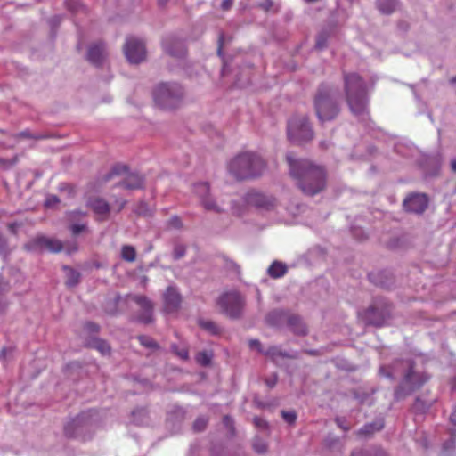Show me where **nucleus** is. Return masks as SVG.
<instances>
[{
    "label": "nucleus",
    "mask_w": 456,
    "mask_h": 456,
    "mask_svg": "<svg viewBox=\"0 0 456 456\" xmlns=\"http://www.w3.org/2000/svg\"><path fill=\"white\" fill-rule=\"evenodd\" d=\"M138 340L140 341V343L146 346V347H156L157 346V344L153 341L152 338H149V337H146V336H140L138 337Z\"/></svg>",
    "instance_id": "nucleus-37"
},
{
    "label": "nucleus",
    "mask_w": 456,
    "mask_h": 456,
    "mask_svg": "<svg viewBox=\"0 0 456 456\" xmlns=\"http://www.w3.org/2000/svg\"><path fill=\"white\" fill-rule=\"evenodd\" d=\"M283 321H286L290 330L299 335L305 334L306 328L302 319L296 314H288L281 310H275L271 312L267 317L266 322L272 326H279Z\"/></svg>",
    "instance_id": "nucleus-10"
},
{
    "label": "nucleus",
    "mask_w": 456,
    "mask_h": 456,
    "mask_svg": "<svg viewBox=\"0 0 456 456\" xmlns=\"http://www.w3.org/2000/svg\"><path fill=\"white\" fill-rule=\"evenodd\" d=\"M132 422L138 426L148 423V412L145 409H136L132 412Z\"/></svg>",
    "instance_id": "nucleus-25"
},
{
    "label": "nucleus",
    "mask_w": 456,
    "mask_h": 456,
    "mask_svg": "<svg viewBox=\"0 0 456 456\" xmlns=\"http://www.w3.org/2000/svg\"><path fill=\"white\" fill-rule=\"evenodd\" d=\"M211 358L212 354L207 351L200 352L196 356L197 362L203 366L208 365L211 362Z\"/></svg>",
    "instance_id": "nucleus-32"
},
{
    "label": "nucleus",
    "mask_w": 456,
    "mask_h": 456,
    "mask_svg": "<svg viewBox=\"0 0 456 456\" xmlns=\"http://www.w3.org/2000/svg\"><path fill=\"white\" fill-rule=\"evenodd\" d=\"M168 0H159L160 5H164Z\"/></svg>",
    "instance_id": "nucleus-59"
},
{
    "label": "nucleus",
    "mask_w": 456,
    "mask_h": 456,
    "mask_svg": "<svg viewBox=\"0 0 456 456\" xmlns=\"http://www.w3.org/2000/svg\"><path fill=\"white\" fill-rule=\"evenodd\" d=\"M129 299L135 302L141 308L142 314L139 316V320L143 323H150L152 322V302L146 297L141 295H131L128 296Z\"/></svg>",
    "instance_id": "nucleus-15"
},
{
    "label": "nucleus",
    "mask_w": 456,
    "mask_h": 456,
    "mask_svg": "<svg viewBox=\"0 0 456 456\" xmlns=\"http://www.w3.org/2000/svg\"><path fill=\"white\" fill-rule=\"evenodd\" d=\"M186 252V248L183 245H176L173 251V257L175 260H178L184 256Z\"/></svg>",
    "instance_id": "nucleus-36"
},
{
    "label": "nucleus",
    "mask_w": 456,
    "mask_h": 456,
    "mask_svg": "<svg viewBox=\"0 0 456 456\" xmlns=\"http://www.w3.org/2000/svg\"><path fill=\"white\" fill-rule=\"evenodd\" d=\"M183 94V87L176 83L159 84L153 91L155 103L166 110L177 107L182 102Z\"/></svg>",
    "instance_id": "nucleus-6"
},
{
    "label": "nucleus",
    "mask_w": 456,
    "mask_h": 456,
    "mask_svg": "<svg viewBox=\"0 0 456 456\" xmlns=\"http://www.w3.org/2000/svg\"><path fill=\"white\" fill-rule=\"evenodd\" d=\"M221 53V45H219V48H218V54Z\"/></svg>",
    "instance_id": "nucleus-62"
},
{
    "label": "nucleus",
    "mask_w": 456,
    "mask_h": 456,
    "mask_svg": "<svg viewBox=\"0 0 456 456\" xmlns=\"http://www.w3.org/2000/svg\"><path fill=\"white\" fill-rule=\"evenodd\" d=\"M224 423L226 427H232V419L229 416H224Z\"/></svg>",
    "instance_id": "nucleus-51"
},
{
    "label": "nucleus",
    "mask_w": 456,
    "mask_h": 456,
    "mask_svg": "<svg viewBox=\"0 0 456 456\" xmlns=\"http://www.w3.org/2000/svg\"><path fill=\"white\" fill-rule=\"evenodd\" d=\"M231 211H232V213L233 215H235V216H241V215L243 214V212H244V211L242 210V208H239V207L237 206V203H236V202H234V201H232V202H231Z\"/></svg>",
    "instance_id": "nucleus-43"
},
{
    "label": "nucleus",
    "mask_w": 456,
    "mask_h": 456,
    "mask_svg": "<svg viewBox=\"0 0 456 456\" xmlns=\"http://www.w3.org/2000/svg\"><path fill=\"white\" fill-rule=\"evenodd\" d=\"M248 345H249V347L252 350H256L257 352L263 354L264 349H263L259 340H257V339H251V340H249Z\"/></svg>",
    "instance_id": "nucleus-41"
},
{
    "label": "nucleus",
    "mask_w": 456,
    "mask_h": 456,
    "mask_svg": "<svg viewBox=\"0 0 456 456\" xmlns=\"http://www.w3.org/2000/svg\"><path fill=\"white\" fill-rule=\"evenodd\" d=\"M281 414L284 420L289 424L294 423L297 419V414L295 413V411H282Z\"/></svg>",
    "instance_id": "nucleus-38"
},
{
    "label": "nucleus",
    "mask_w": 456,
    "mask_h": 456,
    "mask_svg": "<svg viewBox=\"0 0 456 456\" xmlns=\"http://www.w3.org/2000/svg\"><path fill=\"white\" fill-rule=\"evenodd\" d=\"M376 6L383 14H391L399 6V0H377Z\"/></svg>",
    "instance_id": "nucleus-21"
},
{
    "label": "nucleus",
    "mask_w": 456,
    "mask_h": 456,
    "mask_svg": "<svg viewBox=\"0 0 456 456\" xmlns=\"http://www.w3.org/2000/svg\"><path fill=\"white\" fill-rule=\"evenodd\" d=\"M428 203L425 194H413L404 200L403 207L408 212L420 214L427 208Z\"/></svg>",
    "instance_id": "nucleus-16"
},
{
    "label": "nucleus",
    "mask_w": 456,
    "mask_h": 456,
    "mask_svg": "<svg viewBox=\"0 0 456 456\" xmlns=\"http://www.w3.org/2000/svg\"><path fill=\"white\" fill-rule=\"evenodd\" d=\"M254 424L261 428H265L267 427V423L260 417H255L253 419Z\"/></svg>",
    "instance_id": "nucleus-45"
},
{
    "label": "nucleus",
    "mask_w": 456,
    "mask_h": 456,
    "mask_svg": "<svg viewBox=\"0 0 456 456\" xmlns=\"http://www.w3.org/2000/svg\"><path fill=\"white\" fill-rule=\"evenodd\" d=\"M96 428V412L89 411L82 412L69 421L65 428L66 436L81 442H86L93 437Z\"/></svg>",
    "instance_id": "nucleus-5"
},
{
    "label": "nucleus",
    "mask_w": 456,
    "mask_h": 456,
    "mask_svg": "<svg viewBox=\"0 0 456 456\" xmlns=\"http://www.w3.org/2000/svg\"><path fill=\"white\" fill-rule=\"evenodd\" d=\"M263 354L271 357L273 360L276 359L278 356L289 357V354L286 353H282L278 346H270L266 350H264Z\"/></svg>",
    "instance_id": "nucleus-30"
},
{
    "label": "nucleus",
    "mask_w": 456,
    "mask_h": 456,
    "mask_svg": "<svg viewBox=\"0 0 456 456\" xmlns=\"http://www.w3.org/2000/svg\"><path fill=\"white\" fill-rule=\"evenodd\" d=\"M28 250H47L49 252H60L63 246L61 242L56 239L40 236L33 241L26 245Z\"/></svg>",
    "instance_id": "nucleus-14"
},
{
    "label": "nucleus",
    "mask_w": 456,
    "mask_h": 456,
    "mask_svg": "<svg viewBox=\"0 0 456 456\" xmlns=\"http://www.w3.org/2000/svg\"><path fill=\"white\" fill-rule=\"evenodd\" d=\"M287 131L289 139L296 143L308 142L314 137L312 126L304 115L293 116L288 122Z\"/></svg>",
    "instance_id": "nucleus-8"
},
{
    "label": "nucleus",
    "mask_w": 456,
    "mask_h": 456,
    "mask_svg": "<svg viewBox=\"0 0 456 456\" xmlns=\"http://www.w3.org/2000/svg\"><path fill=\"white\" fill-rule=\"evenodd\" d=\"M232 2H233V0H224L221 4L222 9L228 10L232 6Z\"/></svg>",
    "instance_id": "nucleus-50"
},
{
    "label": "nucleus",
    "mask_w": 456,
    "mask_h": 456,
    "mask_svg": "<svg viewBox=\"0 0 456 456\" xmlns=\"http://www.w3.org/2000/svg\"><path fill=\"white\" fill-rule=\"evenodd\" d=\"M286 159L291 176L305 194L315 195L324 189L326 173L322 167L307 159H296L293 153H288Z\"/></svg>",
    "instance_id": "nucleus-1"
},
{
    "label": "nucleus",
    "mask_w": 456,
    "mask_h": 456,
    "mask_svg": "<svg viewBox=\"0 0 456 456\" xmlns=\"http://www.w3.org/2000/svg\"><path fill=\"white\" fill-rule=\"evenodd\" d=\"M77 250V246H73L72 248H69L68 252L69 254H71L72 252H76Z\"/></svg>",
    "instance_id": "nucleus-58"
},
{
    "label": "nucleus",
    "mask_w": 456,
    "mask_h": 456,
    "mask_svg": "<svg viewBox=\"0 0 456 456\" xmlns=\"http://www.w3.org/2000/svg\"><path fill=\"white\" fill-rule=\"evenodd\" d=\"M327 45V36L324 33H321L317 37L316 48L323 49Z\"/></svg>",
    "instance_id": "nucleus-39"
},
{
    "label": "nucleus",
    "mask_w": 456,
    "mask_h": 456,
    "mask_svg": "<svg viewBox=\"0 0 456 456\" xmlns=\"http://www.w3.org/2000/svg\"><path fill=\"white\" fill-rule=\"evenodd\" d=\"M84 215H85V214H84L83 212H81V211H74V212H71V213L69 214V216H70V219H73V218H75L76 216H84Z\"/></svg>",
    "instance_id": "nucleus-54"
},
{
    "label": "nucleus",
    "mask_w": 456,
    "mask_h": 456,
    "mask_svg": "<svg viewBox=\"0 0 456 456\" xmlns=\"http://www.w3.org/2000/svg\"><path fill=\"white\" fill-rule=\"evenodd\" d=\"M384 427V421L383 419H379L373 423L366 424L360 430V434L363 435H370L376 431H379Z\"/></svg>",
    "instance_id": "nucleus-27"
},
{
    "label": "nucleus",
    "mask_w": 456,
    "mask_h": 456,
    "mask_svg": "<svg viewBox=\"0 0 456 456\" xmlns=\"http://www.w3.org/2000/svg\"><path fill=\"white\" fill-rule=\"evenodd\" d=\"M399 369L405 370L402 388L407 392H411L420 387L428 379V377L423 372L414 370L413 364L410 361H399L395 362L391 370H387L382 366L379 372L387 378H394L398 373Z\"/></svg>",
    "instance_id": "nucleus-4"
},
{
    "label": "nucleus",
    "mask_w": 456,
    "mask_h": 456,
    "mask_svg": "<svg viewBox=\"0 0 456 456\" xmlns=\"http://www.w3.org/2000/svg\"><path fill=\"white\" fill-rule=\"evenodd\" d=\"M208 424V419L205 417H199L193 423V429L195 431H202Z\"/></svg>",
    "instance_id": "nucleus-34"
},
{
    "label": "nucleus",
    "mask_w": 456,
    "mask_h": 456,
    "mask_svg": "<svg viewBox=\"0 0 456 456\" xmlns=\"http://www.w3.org/2000/svg\"><path fill=\"white\" fill-rule=\"evenodd\" d=\"M452 169L456 172V159H453L451 162Z\"/></svg>",
    "instance_id": "nucleus-57"
},
{
    "label": "nucleus",
    "mask_w": 456,
    "mask_h": 456,
    "mask_svg": "<svg viewBox=\"0 0 456 456\" xmlns=\"http://www.w3.org/2000/svg\"><path fill=\"white\" fill-rule=\"evenodd\" d=\"M270 277L278 279L287 273V265L281 262L274 261L267 269Z\"/></svg>",
    "instance_id": "nucleus-23"
},
{
    "label": "nucleus",
    "mask_w": 456,
    "mask_h": 456,
    "mask_svg": "<svg viewBox=\"0 0 456 456\" xmlns=\"http://www.w3.org/2000/svg\"><path fill=\"white\" fill-rule=\"evenodd\" d=\"M57 202H59V200L56 196H50L47 198V200L45 201V205L48 207H51V206L56 204Z\"/></svg>",
    "instance_id": "nucleus-48"
},
{
    "label": "nucleus",
    "mask_w": 456,
    "mask_h": 456,
    "mask_svg": "<svg viewBox=\"0 0 456 456\" xmlns=\"http://www.w3.org/2000/svg\"><path fill=\"white\" fill-rule=\"evenodd\" d=\"M121 256L127 262H134L136 258V251L134 247L125 245L121 249Z\"/></svg>",
    "instance_id": "nucleus-28"
},
{
    "label": "nucleus",
    "mask_w": 456,
    "mask_h": 456,
    "mask_svg": "<svg viewBox=\"0 0 456 456\" xmlns=\"http://www.w3.org/2000/svg\"><path fill=\"white\" fill-rule=\"evenodd\" d=\"M128 168L125 165H116L113 167L111 171L106 175L105 181L110 180L112 177L117 175H122L127 174Z\"/></svg>",
    "instance_id": "nucleus-29"
},
{
    "label": "nucleus",
    "mask_w": 456,
    "mask_h": 456,
    "mask_svg": "<svg viewBox=\"0 0 456 456\" xmlns=\"http://www.w3.org/2000/svg\"><path fill=\"white\" fill-rule=\"evenodd\" d=\"M6 248V241L0 235V252H3L5 250Z\"/></svg>",
    "instance_id": "nucleus-52"
},
{
    "label": "nucleus",
    "mask_w": 456,
    "mask_h": 456,
    "mask_svg": "<svg viewBox=\"0 0 456 456\" xmlns=\"http://www.w3.org/2000/svg\"><path fill=\"white\" fill-rule=\"evenodd\" d=\"M243 204L253 206L262 210H272L276 207V200L260 191H250L242 200Z\"/></svg>",
    "instance_id": "nucleus-13"
},
{
    "label": "nucleus",
    "mask_w": 456,
    "mask_h": 456,
    "mask_svg": "<svg viewBox=\"0 0 456 456\" xmlns=\"http://www.w3.org/2000/svg\"><path fill=\"white\" fill-rule=\"evenodd\" d=\"M336 422H337V423H338V425L341 428H343L344 430H347V429H348V428H347V427L344 426V423H342V420H341L340 419H338H338H336Z\"/></svg>",
    "instance_id": "nucleus-55"
},
{
    "label": "nucleus",
    "mask_w": 456,
    "mask_h": 456,
    "mask_svg": "<svg viewBox=\"0 0 456 456\" xmlns=\"http://www.w3.org/2000/svg\"><path fill=\"white\" fill-rule=\"evenodd\" d=\"M63 270H64L65 275L67 277L66 283L68 286L73 287L78 283L80 274L77 271L74 270L73 268L68 267V266H64Z\"/></svg>",
    "instance_id": "nucleus-26"
},
{
    "label": "nucleus",
    "mask_w": 456,
    "mask_h": 456,
    "mask_svg": "<svg viewBox=\"0 0 456 456\" xmlns=\"http://www.w3.org/2000/svg\"><path fill=\"white\" fill-rule=\"evenodd\" d=\"M12 353V348H3L1 353H0V359L1 360H4L6 359L9 355H11Z\"/></svg>",
    "instance_id": "nucleus-46"
},
{
    "label": "nucleus",
    "mask_w": 456,
    "mask_h": 456,
    "mask_svg": "<svg viewBox=\"0 0 456 456\" xmlns=\"http://www.w3.org/2000/svg\"><path fill=\"white\" fill-rule=\"evenodd\" d=\"M399 394H400V390L398 389V390L395 392V396H396V397H399Z\"/></svg>",
    "instance_id": "nucleus-61"
},
{
    "label": "nucleus",
    "mask_w": 456,
    "mask_h": 456,
    "mask_svg": "<svg viewBox=\"0 0 456 456\" xmlns=\"http://www.w3.org/2000/svg\"><path fill=\"white\" fill-rule=\"evenodd\" d=\"M334 96L332 88L327 86H321L317 93L314 105L316 115L322 123L333 119L339 112Z\"/></svg>",
    "instance_id": "nucleus-7"
},
{
    "label": "nucleus",
    "mask_w": 456,
    "mask_h": 456,
    "mask_svg": "<svg viewBox=\"0 0 456 456\" xmlns=\"http://www.w3.org/2000/svg\"><path fill=\"white\" fill-rule=\"evenodd\" d=\"M217 305L221 310L230 317H238L243 306V298L236 291H229L222 294L218 298Z\"/></svg>",
    "instance_id": "nucleus-11"
},
{
    "label": "nucleus",
    "mask_w": 456,
    "mask_h": 456,
    "mask_svg": "<svg viewBox=\"0 0 456 456\" xmlns=\"http://www.w3.org/2000/svg\"><path fill=\"white\" fill-rule=\"evenodd\" d=\"M265 160L256 153L243 151L232 158L227 170L237 180L252 179L260 176L265 169Z\"/></svg>",
    "instance_id": "nucleus-3"
},
{
    "label": "nucleus",
    "mask_w": 456,
    "mask_h": 456,
    "mask_svg": "<svg viewBox=\"0 0 456 456\" xmlns=\"http://www.w3.org/2000/svg\"><path fill=\"white\" fill-rule=\"evenodd\" d=\"M89 206L98 216H106L110 212V205L101 198L91 200L89 201Z\"/></svg>",
    "instance_id": "nucleus-20"
},
{
    "label": "nucleus",
    "mask_w": 456,
    "mask_h": 456,
    "mask_svg": "<svg viewBox=\"0 0 456 456\" xmlns=\"http://www.w3.org/2000/svg\"><path fill=\"white\" fill-rule=\"evenodd\" d=\"M193 190L204 209L214 213H223L225 211L224 200L211 195L208 183H198L194 185Z\"/></svg>",
    "instance_id": "nucleus-9"
},
{
    "label": "nucleus",
    "mask_w": 456,
    "mask_h": 456,
    "mask_svg": "<svg viewBox=\"0 0 456 456\" xmlns=\"http://www.w3.org/2000/svg\"><path fill=\"white\" fill-rule=\"evenodd\" d=\"M106 58V49L102 43L90 45L87 52V60L94 65H100Z\"/></svg>",
    "instance_id": "nucleus-19"
},
{
    "label": "nucleus",
    "mask_w": 456,
    "mask_h": 456,
    "mask_svg": "<svg viewBox=\"0 0 456 456\" xmlns=\"http://www.w3.org/2000/svg\"><path fill=\"white\" fill-rule=\"evenodd\" d=\"M199 324L203 330H207L212 335L217 334L219 331V329L216 326V324L211 321L201 320L199 322Z\"/></svg>",
    "instance_id": "nucleus-31"
},
{
    "label": "nucleus",
    "mask_w": 456,
    "mask_h": 456,
    "mask_svg": "<svg viewBox=\"0 0 456 456\" xmlns=\"http://www.w3.org/2000/svg\"><path fill=\"white\" fill-rule=\"evenodd\" d=\"M265 383L269 387H273L275 384L277 383V376L274 375L272 378L266 379Z\"/></svg>",
    "instance_id": "nucleus-49"
},
{
    "label": "nucleus",
    "mask_w": 456,
    "mask_h": 456,
    "mask_svg": "<svg viewBox=\"0 0 456 456\" xmlns=\"http://www.w3.org/2000/svg\"><path fill=\"white\" fill-rule=\"evenodd\" d=\"M170 224L175 228H180L182 226V222L178 216H174L170 219Z\"/></svg>",
    "instance_id": "nucleus-47"
},
{
    "label": "nucleus",
    "mask_w": 456,
    "mask_h": 456,
    "mask_svg": "<svg viewBox=\"0 0 456 456\" xmlns=\"http://www.w3.org/2000/svg\"><path fill=\"white\" fill-rule=\"evenodd\" d=\"M124 53L130 63H140L146 57L144 43L141 39L134 37L126 39L124 45Z\"/></svg>",
    "instance_id": "nucleus-12"
},
{
    "label": "nucleus",
    "mask_w": 456,
    "mask_h": 456,
    "mask_svg": "<svg viewBox=\"0 0 456 456\" xmlns=\"http://www.w3.org/2000/svg\"><path fill=\"white\" fill-rule=\"evenodd\" d=\"M118 183H121L126 189H138L142 187L143 180L138 174H129L122 183L118 182Z\"/></svg>",
    "instance_id": "nucleus-22"
},
{
    "label": "nucleus",
    "mask_w": 456,
    "mask_h": 456,
    "mask_svg": "<svg viewBox=\"0 0 456 456\" xmlns=\"http://www.w3.org/2000/svg\"><path fill=\"white\" fill-rule=\"evenodd\" d=\"M451 82H452V83H453V84H456V77H452V78L451 79Z\"/></svg>",
    "instance_id": "nucleus-60"
},
{
    "label": "nucleus",
    "mask_w": 456,
    "mask_h": 456,
    "mask_svg": "<svg viewBox=\"0 0 456 456\" xmlns=\"http://www.w3.org/2000/svg\"><path fill=\"white\" fill-rule=\"evenodd\" d=\"M181 295L173 286L167 289L164 293V310L167 313H173L178 310L181 305Z\"/></svg>",
    "instance_id": "nucleus-18"
},
{
    "label": "nucleus",
    "mask_w": 456,
    "mask_h": 456,
    "mask_svg": "<svg viewBox=\"0 0 456 456\" xmlns=\"http://www.w3.org/2000/svg\"><path fill=\"white\" fill-rule=\"evenodd\" d=\"M86 229V224H74L70 226V231L73 233V235H77Z\"/></svg>",
    "instance_id": "nucleus-40"
},
{
    "label": "nucleus",
    "mask_w": 456,
    "mask_h": 456,
    "mask_svg": "<svg viewBox=\"0 0 456 456\" xmlns=\"http://www.w3.org/2000/svg\"><path fill=\"white\" fill-rule=\"evenodd\" d=\"M359 318L365 324L374 326H382L386 321V316L384 313L373 306L368 308L362 313H360Z\"/></svg>",
    "instance_id": "nucleus-17"
},
{
    "label": "nucleus",
    "mask_w": 456,
    "mask_h": 456,
    "mask_svg": "<svg viewBox=\"0 0 456 456\" xmlns=\"http://www.w3.org/2000/svg\"><path fill=\"white\" fill-rule=\"evenodd\" d=\"M344 88L352 113L364 118L368 115V91L363 79L356 73L344 75Z\"/></svg>",
    "instance_id": "nucleus-2"
},
{
    "label": "nucleus",
    "mask_w": 456,
    "mask_h": 456,
    "mask_svg": "<svg viewBox=\"0 0 456 456\" xmlns=\"http://www.w3.org/2000/svg\"><path fill=\"white\" fill-rule=\"evenodd\" d=\"M86 328L91 330V331H97L98 330V326L94 323H92V322H88L86 324Z\"/></svg>",
    "instance_id": "nucleus-53"
},
{
    "label": "nucleus",
    "mask_w": 456,
    "mask_h": 456,
    "mask_svg": "<svg viewBox=\"0 0 456 456\" xmlns=\"http://www.w3.org/2000/svg\"><path fill=\"white\" fill-rule=\"evenodd\" d=\"M173 350L175 352V354L181 358V359H187L188 358V352L186 349L183 348L181 350H177L176 346H173Z\"/></svg>",
    "instance_id": "nucleus-44"
},
{
    "label": "nucleus",
    "mask_w": 456,
    "mask_h": 456,
    "mask_svg": "<svg viewBox=\"0 0 456 456\" xmlns=\"http://www.w3.org/2000/svg\"><path fill=\"white\" fill-rule=\"evenodd\" d=\"M165 51L175 57H183L185 53L184 45L182 41H175L174 46L169 45L167 42L164 43Z\"/></svg>",
    "instance_id": "nucleus-24"
},
{
    "label": "nucleus",
    "mask_w": 456,
    "mask_h": 456,
    "mask_svg": "<svg viewBox=\"0 0 456 456\" xmlns=\"http://www.w3.org/2000/svg\"><path fill=\"white\" fill-rule=\"evenodd\" d=\"M450 419L456 425V410L451 414Z\"/></svg>",
    "instance_id": "nucleus-56"
},
{
    "label": "nucleus",
    "mask_w": 456,
    "mask_h": 456,
    "mask_svg": "<svg viewBox=\"0 0 456 456\" xmlns=\"http://www.w3.org/2000/svg\"><path fill=\"white\" fill-rule=\"evenodd\" d=\"M253 447L257 453H265L267 450V445L265 442L260 439H256L254 441Z\"/></svg>",
    "instance_id": "nucleus-35"
},
{
    "label": "nucleus",
    "mask_w": 456,
    "mask_h": 456,
    "mask_svg": "<svg viewBox=\"0 0 456 456\" xmlns=\"http://www.w3.org/2000/svg\"><path fill=\"white\" fill-rule=\"evenodd\" d=\"M94 347L103 355L109 354L110 353V345L104 341L98 339L94 342Z\"/></svg>",
    "instance_id": "nucleus-33"
},
{
    "label": "nucleus",
    "mask_w": 456,
    "mask_h": 456,
    "mask_svg": "<svg viewBox=\"0 0 456 456\" xmlns=\"http://www.w3.org/2000/svg\"><path fill=\"white\" fill-rule=\"evenodd\" d=\"M351 456H370V454L367 451H355L352 453ZM375 456H387V454L383 451H379Z\"/></svg>",
    "instance_id": "nucleus-42"
}]
</instances>
